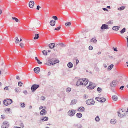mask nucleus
Instances as JSON below:
<instances>
[{"mask_svg":"<svg viewBox=\"0 0 128 128\" xmlns=\"http://www.w3.org/2000/svg\"><path fill=\"white\" fill-rule=\"evenodd\" d=\"M60 27L58 26V28H55L54 29V30H58L60 29Z\"/></svg>","mask_w":128,"mask_h":128,"instance_id":"nucleus-46","label":"nucleus"},{"mask_svg":"<svg viewBox=\"0 0 128 128\" xmlns=\"http://www.w3.org/2000/svg\"><path fill=\"white\" fill-rule=\"evenodd\" d=\"M40 8V7L39 6H37L36 9L38 10H39V8Z\"/></svg>","mask_w":128,"mask_h":128,"instance_id":"nucleus-57","label":"nucleus"},{"mask_svg":"<svg viewBox=\"0 0 128 128\" xmlns=\"http://www.w3.org/2000/svg\"><path fill=\"white\" fill-rule=\"evenodd\" d=\"M78 77H76L75 78V80L76 79H78L76 83V85L77 86H79L80 85H82V82L83 81L82 79H78Z\"/></svg>","mask_w":128,"mask_h":128,"instance_id":"nucleus-4","label":"nucleus"},{"mask_svg":"<svg viewBox=\"0 0 128 128\" xmlns=\"http://www.w3.org/2000/svg\"><path fill=\"white\" fill-rule=\"evenodd\" d=\"M84 108L83 107H80L78 108V110L79 112H82L84 111Z\"/></svg>","mask_w":128,"mask_h":128,"instance_id":"nucleus-16","label":"nucleus"},{"mask_svg":"<svg viewBox=\"0 0 128 128\" xmlns=\"http://www.w3.org/2000/svg\"><path fill=\"white\" fill-rule=\"evenodd\" d=\"M112 98L113 100L114 101H116L117 100V96L116 95H114L112 96Z\"/></svg>","mask_w":128,"mask_h":128,"instance_id":"nucleus-24","label":"nucleus"},{"mask_svg":"<svg viewBox=\"0 0 128 128\" xmlns=\"http://www.w3.org/2000/svg\"><path fill=\"white\" fill-rule=\"evenodd\" d=\"M76 110H70L68 112V114L70 116H73L75 113Z\"/></svg>","mask_w":128,"mask_h":128,"instance_id":"nucleus-7","label":"nucleus"},{"mask_svg":"<svg viewBox=\"0 0 128 128\" xmlns=\"http://www.w3.org/2000/svg\"><path fill=\"white\" fill-rule=\"evenodd\" d=\"M40 87V86L38 84H34L31 87V90L32 92H34L36 90Z\"/></svg>","mask_w":128,"mask_h":128,"instance_id":"nucleus-5","label":"nucleus"},{"mask_svg":"<svg viewBox=\"0 0 128 128\" xmlns=\"http://www.w3.org/2000/svg\"><path fill=\"white\" fill-rule=\"evenodd\" d=\"M103 66H104V67L105 68H107V66L106 65V64H103Z\"/></svg>","mask_w":128,"mask_h":128,"instance_id":"nucleus-56","label":"nucleus"},{"mask_svg":"<svg viewBox=\"0 0 128 128\" xmlns=\"http://www.w3.org/2000/svg\"><path fill=\"white\" fill-rule=\"evenodd\" d=\"M39 34H35V37L34 38V39L36 40V39H37L39 38Z\"/></svg>","mask_w":128,"mask_h":128,"instance_id":"nucleus-34","label":"nucleus"},{"mask_svg":"<svg viewBox=\"0 0 128 128\" xmlns=\"http://www.w3.org/2000/svg\"><path fill=\"white\" fill-rule=\"evenodd\" d=\"M42 52L43 54L44 55H46L47 54V52L46 50H43L42 51Z\"/></svg>","mask_w":128,"mask_h":128,"instance_id":"nucleus-40","label":"nucleus"},{"mask_svg":"<svg viewBox=\"0 0 128 128\" xmlns=\"http://www.w3.org/2000/svg\"><path fill=\"white\" fill-rule=\"evenodd\" d=\"M12 20H14L16 22H18L19 21L18 19L15 17H12Z\"/></svg>","mask_w":128,"mask_h":128,"instance_id":"nucleus-37","label":"nucleus"},{"mask_svg":"<svg viewBox=\"0 0 128 128\" xmlns=\"http://www.w3.org/2000/svg\"><path fill=\"white\" fill-rule=\"evenodd\" d=\"M16 78L17 79H18V80H20V78L18 76H17L16 77Z\"/></svg>","mask_w":128,"mask_h":128,"instance_id":"nucleus-63","label":"nucleus"},{"mask_svg":"<svg viewBox=\"0 0 128 128\" xmlns=\"http://www.w3.org/2000/svg\"><path fill=\"white\" fill-rule=\"evenodd\" d=\"M96 85L94 84L92 82H90V83L89 85L88 86L87 88L88 89L92 90L94 88Z\"/></svg>","mask_w":128,"mask_h":128,"instance_id":"nucleus-3","label":"nucleus"},{"mask_svg":"<svg viewBox=\"0 0 128 128\" xmlns=\"http://www.w3.org/2000/svg\"><path fill=\"white\" fill-rule=\"evenodd\" d=\"M56 23V22L54 20H51L50 22V24L51 26H54Z\"/></svg>","mask_w":128,"mask_h":128,"instance_id":"nucleus-14","label":"nucleus"},{"mask_svg":"<svg viewBox=\"0 0 128 128\" xmlns=\"http://www.w3.org/2000/svg\"><path fill=\"white\" fill-rule=\"evenodd\" d=\"M118 82L116 80H113L110 83V86L112 87H114L116 86L118 84Z\"/></svg>","mask_w":128,"mask_h":128,"instance_id":"nucleus-6","label":"nucleus"},{"mask_svg":"<svg viewBox=\"0 0 128 128\" xmlns=\"http://www.w3.org/2000/svg\"><path fill=\"white\" fill-rule=\"evenodd\" d=\"M20 104L21 107L22 108H24L25 107L26 105L24 103H22V102L20 103Z\"/></svg>","mask_w":128,"mask_h":128,"instance_id":"nucleus-30","label":"nucleus"},{"mask_svg":"<svg viewBox=\"0 0 128 128\" xmlns=\"http://www.w3.org/2000/svg\"><path fill=\"white\" fill-rule=\"evenodd\" d=\"M55 46V44L54 43L50 44L49 45V46L50 48H53Z\"/></svg>","mask_w":128,"mask_h":128,"instance_id":"nucleus-17","label":"nucleus"},{"mask_svg":"<svg viewBox=\"0 0 128 128\" xmlns=\"http://www.w3.org/2000/svg\"><path fill=\"white\" fill-rule=\"evenodd\" d=\"M97 90L99 92H102V89L98 87L97 89Z\"/></svg>","mask_w":128,"mask_h":128,"instance_id":"nucleus-41","label":"nucleus"},{"mask_svg":"<svg viewBox=\"0 0 128 128\" xmlns=\"http://www.w3.org/2000/svg\"><path fill=\"white\" fill-rule=\"evenodd\" d=\"M118 116L121 117H122L125 115L126 113V111L123 109L120 110L118 111Z\"/></svg>","mask_w":128,"mask_h":128,"instance_id":"nucleus-1","label":"nucleus"},{"mask_svg":"<svg viewBox=\"0 0 128 128\" xmlns=\"http://www.w3.org/2000/svg\"><path fill=\"white\" fill-rule=\"evenodd\" d=\"M7 100L5 99L3 101V103L6 106H8V102L7 101Z\"/></svg>","mask_w":128,"mask_h":128,"instance_id":"nucleus-23","label":"nucleus"},{"mask_svg":"<svg viewBox=\"0 0 128 128\" xmlns=\"http://www.w3.org/2000/svg\"><path fill=\"white\" fill-rule=\"evenodd\" d=\"M5 116L4 114L2 115L1 116V118L2 119H4L5 118Z\"/></svg>","mask_w":128,"mask_h":128,"instance_id":"nucleus-49","label":"nucleus"},{"mask_svg":"<svg viewBox=\"0 0 128 128\" xmlns=\"http://www.w3.org/2000/svg\"><path fill=\"white\" fill-rule=\"evenodd\" d=\"M90 41L95 43L97 42V40L96 38H93L91 39Z\"/></svg>","mask_w":128,"mask_h":128,"instance_id":"nucleus-21","label":"nucleus"},{"mask_svg":"<svg viewBox=\"0 0 128 128\" xmlns=\"http://www.w3.org/2000/svg\"><path fill=\"white\" fill-rule=\"evenodd\" d=\"M82 114L80 112L76 114L77 117L79 118H81L82 117Z\"/></svg>","mask_w":128,"mask_h":128,"instance_id":"nucleus-22","label":"nucleus"},{"mask_svg":"<svg viewBox=\"0 0 128 128\" xmlns=\"http://www.w3.org/2000/svg\"><path fill=\"white\" fill-rule=\"evenodd\" d=\"M120 26H114L112 28V29L114 30H118Z\"/></svg>","mask_w":128,"mask_h":128,"instance_id":"nucleus-18","label":"nucleus"},{"mask_svg":"<svg viewBox=\"0 0 128 128\" xmlns=\"http://www.w3.org/2000/svg\"><path fill=\"white\" fill-rule=\"evenodd\" d=\"M22 84V83L21 82H18V85L19 86H21Z\"/></svg>","mask_w":128,"mask_h":128,"instance_id":"nucleus-47","label":"nucleus"},{"mask_svg":"<svg viewBox=\"0 0 128 128\" xmlns=\"http://www.w3.org/2000/svg\"><path fill=\"white\" fill-rule=\"evenodd\" d=\"M35 58L36 60L37 61V62L38 63V64H41L42 63V62H40V60L38 59L37 57H36Z\"/></svg>","mask_w":128,"mask_h":128,"instance_id":"nucleus-35","label":"nucleus"},{"mask_svg":"<svg viewBox=\"0 0 128 128\" xmlns=\"http://www.w3.org/2000/svg\"><path fill=\"white\" fill-rule=\"evenodd\" d=\"M19 41V40L18 39V37H16V41L15 42L16 44L18 43V42Z\"/></svg>","mask_w":128,"mask_h":128,"instance_id":"nucleus-42","label":"nucleus"},{"mask_svg":"<svg viewBox=\"0 0 128 128\" xmlns=\"http://www.w3.org/2000/svg\"><path fill=\"white\" fill-rule=\"evenodd\" d=\"M126 29L125 28H124L122 30L120 31V32L121 34H123L126 31Z\"/></svg>","mask_w":128,"mask_h":128,"instance_id":"nucleus-36","label":"nucleus"},{"mask_svg":"<svg viewBox=\"0 0 128 128\" xmlns=\"http://www.w3.org/2000/svg\"><path fill=\"white\" fill-rule=\"evenodd\" d=\"M8 87L7 86H6V87H5L4 88V89H6V90H8Z\"/></svg>","mask_w":128,"mask_h":128,"instance_id":"nucleus-60","label":"nucleus"},{"mask_svg":"<svg viewBox=\"0 0 128 128\" xmlns=\"http://www.w3.org/2000/svg\"><path fill=\"white\" fill-rule=\"evenodd\" d=\"M52 18L54 19V20H58V17L57 16H54L52 17Z\"/></svg>","mask_w":128,"mask_h":128,"instance_id":"nucleus-43","label":"nucleus"},{"mask_svg":"<svg viewBox=\"0 0 128 128\" xmlns=\"http://www.w3.org/2000/svg\"><path fill=\"white\" fill-rule=\"evenodd\" d=\"M113 23V22L112 21L110 20L108 21V22L107 24H112Z\"/></svg>","mask_w":128,"mask_h":128,"instance_id":"nucleus-52","label":"nucleus"},{"mask_svg":"<svg viewBox=\"0 0 128 128\" xmlns=\"http://www.w3.org/2000/svg\"><path fill=\"white\" fill-rule=\"evenodd\" d=\"M114 51H118V50H117V48H114Z\"/></svg>","mask_w":128,"mask_h":128,"instance_id":"nucleus-64","label":"nucleus"},{"mask_svg":"<svg viewBox=\"0 0 128 128\" xmlns=\"http://www.w3.org/2000/svg\"><path fill=\"white\" fill-rule=\"evenodd\" d=\"M86 103L88 105H92L94 104L95 102L93 99H90L87 100Z\"/></svg>","mask_w":128,"mask_h":128,"instance_id":"nucleus-2","label":"nucleus"},{"mask_svg":"<svg viewBox=\"0 0 128 128\" xmlns=\"http://www.w3.org/2000/svg\"><path fill=\"white\" fill-rule=\"evenodd\" d=\"M15 92H19V89L18 88H16L15 90Z\"/></svg>","mask_w":128,"mask_h":128,"instance_id":"nucleus-48","label":"nucleus"},{"mask_svg":"<svg viewBox=\"0 0 128 128\" xmlns=\"http://www.w3.org/2000/svg\"><path fill=\"white\" fill-rule=\"evenodd\" d=\"M45 97L44 96H42V99L43 100H44V99H45Z\"/></svg>","mask_w":128,"mask_h":128,"instance_id":"nucleus-62","label":"nucleus"},{"mask_svg":"<svg viewBox=\"0 0 128 128\" xmlns=\"http://www.w3.org/2000/svg\"><path fill=\"white\" fill-rule=\"evenodd\" d=\"M100 28L102 30L107 29L109 28L108 27V25L106 24H102V26Z\"/></svg>","mask_w":128,"mask_h":128,"instance_id":"nucleus-10","label":"nucleus"},{"mask_svg":"<svg viewBox=\"0 0 128 128\" xmlns=\"http://www.w3.org/2000/svg\"><path fill=\"white\" fill-rule=\"evenodd\" d=\"M3 124L6 125L7 127H8L9 126L8 122L6 121H5L3 122Z\"/></svg>","mask_w":128,"mask_h":128,"instance_id":"nucleus-25","label":"nucleus"},{"mask_svg":"<svg viewBox=\"0 0 128 128\" xmlns=\"http://www.w3.org/2000/svg\"><path fill=\"white\" fill-rule=\"evenodd\" d=\"M116 122V120L115 119H112L110 120V123L112 124H115Z\"/></svg>","mask_w":128,"mask_h":128,"instance_id":"nucleus-15","label":"nucleus"},{"mask_svg":"<svg viewBox=\"0 0 128 128\" xmlns=\"http://www.w3.org/2000/svg\"><path fill=\"white\" fill-rule=\"evenodd\" d=\"M88 48L90 50H92L93 49V48L92 46H90Z\"/></svg>","mask_w":128,"mask_h":128,"instance_id":"nucleus-51","label":"nucleus"},{"mask_svg":"<svg viewBox=\"0 0 128 128\" xmlns=\"http://www.w3.org/2000/svg\"><path fill=\"white\" fill-rule=\"evenodd\" d=\"M7 101L8 102V105H10L11 104L12 102V100L10 98H7L6 99Z\"/></svg>","mask_w":128,"mask_h":128,"instance_id":"nucleus-19","label":"nucleus"},{"mask_svg":"<svg viewBox=\"0 0 128 128\" xmlns=\"http://www.w3.org/2000/svg\"><path fill=\"white\" fill-rule=\"evenodd\" d=\"M79 61L77 59L76 60V64L77 65Z\"/></svg>","mask_w":128,"mask_h":128,"instance_id":"nucleus-54","label":"nucleus"},{"mask_svg":"<svg viewBox=\"0 0 128 128\" xmlns=\"http://www.w3.org/2000/svg\"><path fill=\"white\" fill-rule=\"evenodd\" d=\"M71 25V23L70 22H66L65 23V25L68 26H69Z\"/></svg>","mask_w":128,"mask_h":128,"instance_id":"nucleus-38","label":"nucleus"},{"mask_svg":"<svg viewBox=\"0 0 128 128\" xmlns=\"http://www.w3.org/2000/svg\"><path fill=\"white\" fill-rule=\"evenodd\" d=\"M53 62H54V60L53 59H49L48 60V62L46 64L48 66H50L51 65H53Z\"/></svg>","mask_w":128,"mask_h":128,"instance_id":"nucleus-8","label":"nucleus"},{"mask_svg":"<svg viewBox=\"0 0 128 128\" xmlns=\"http://www.w3.org/2000/svg\"><path fill=\"white\" fill-rule=\"evenodd\" d=\"M18 124H19V125L22 128H23L24 126V125L23 123H22L21 122L19 121L18 122Z\"/></svg>","mask_w":128,"mask_h":128,"instance_id":"nucleus-28","label":"nucleus"},{"mask_svg":"<svg viewBox=\"0 0 128 128\" xmlns=\"http://www.w3.org/2000/svg\"><path fill=\"white\" fill-rule=\"evenodd\" d=\"M125 7L124 6H122L118 8V10H124L125 8Z\"/></svg>","mask_w":128,"mask_h":128,"instance_id":"nucleus-31","label":"nucleus"},{"mask_svg":"<svg viewBox=\"0 0 128 128\" xmlns=\"http://www.w3.org/2000/svg\"><path fill=\"white\" fill-rule=\"evenodd\" d=\"M102 9L104 11H108V9H106V8H102Z\"/></svg>","mask_w":128,"mask_h":128,"instance_id":"nucleus-58","label":"nucleus"},{"mask_svg":"<svg viewBox=\"0 0 128 128\" xmlns=\"http://www.w3.org/2000/svg\"><path fill=\"white\" fill-rule=\"evenodd\" d=\"M46 111L45 109H42L40 112V114L41 115H44L46 113Z\"/></svg>","mask_w":128,"mask_h":128,"instance_id":"nucleus-11","label":"nucleus"},{"mask_svg":"<svg viewBox=\"0 0 128 128\" xmlns=\"http://www.w3.org/2000/svg\"><path fill=\"white\" fill-rule=\"evenodd\" d=\"M95 120L97 122H98L100 121V118L98 116H96L95 118Z\"/></svg>","mask_w":128,"mask_h":128,"instance_id":"nucleus-33","label":"nucleus"},{"mask_svg":"<svg viewBox=\"0 0 128 128\" xmlns=\"http://www.w3.org/2000/svg\"><path fill=\"white\" fill-rule=\"evenodd\" d=\"M124 86H121L120 87V89H121V90H122L123 88H124Z\"/></svg>","mask_w":128,"mask_h":128,"instance_id":"nucleus-59","label":"nucleus"},{"mask_svg":"<svg viewBox=\"0 0 128 128\" xmlns=\"http://www.w3.org/2000/svg\"><path fill=\"white\" fill-rule=\"evenodd\" d=\"M40 70V68L39 67H36L34 69V71L35 72L36 74H38Z\"/></svg>","mask_w":128,"mask_h":128,"instance_id":"nucleus-13","label":"nucleus"},{"mask_svg":"<svg viewBox=\"0 0 128 128\" xmlns=\"http://www.w3.org/2000/svg\"><path fill=\"white\" fill-rule=\"evenodd\" d=\"M59 61L58 60H54L53 62V65L56 64V63H58L59 62Z\"/></svg>","mask_w":128,"mask_h":128,"instance_id":"nucleus-32","label":"nucleus"},{"mask_svg":"<svg viewBox=\"0 0 128 128\" xmlns=\"http://www.w3.org/2000/svg\"><path fill=\"white\" fill-rule=\"evenodd\" d=\"M67 66L68 68H71L72 67L73 65L72 63L69 62Z\"/></svg>","mask_w":128,"mask_h":128,"instance_id":"nucleus-20","label":"nucleus"},{"mask_svg":"<svg viewBox=\"0 0 128 128\" xmlns=\"http://www.w3.org/2000/svg\"><path fill=\"white\" fill-rule=\"evenodd\" d=\"M82 85L86 86L88 83V79L86 78H82Z\"/></svg>","mask_w":128,"mask_h":128,"instance_id":"nucleus-9","label":"nucleus"},{"mask_svg":"<svg viewBox=\"0 0 128 128\" xmlns=\"http://www.w3.org/2000/svg\"><path fill=\"white\" fill-rule=\"evenodd\" d=\"M76 102V100L74 99V100H72L71 101V103L70 104L72 105V104H75Z\"/></svg>","mask_w":128,"mask_h":128,"instance_id":"nucleus-29","label":"nucleus"},{"mask_svg":"<svg viewBox=\"0 0 128 128\" xmlns=\"http://www.w3.org/2000/svg\"><path fill=\"white\" fill-rule=\"evenodd\" d=\"M23 93L25 94H26L27 93V92L26 90H25L24 91Z\"/></svg>","mask_w":128,"mask_h":128,"instance_id":"nucleus-55","label":"nucleus"},{"mask_svg":"<svg viewBox=\"0 0 128 128\" xmlns=\"http://www.w3.org/2000/svg\"><path fill=\"white\" fill-rule=\"evenodd\" d=\"M29 6L30 8H32L34 5V2L33 1H30L29 3Z\"/></svg>","mask_w":128,"mask_h":128,"instance_id":"nucleus-12","label":"nucleus"},{"mask_svg":"<svg viewBox=\"0 0 128 128\" xmlns=\"http://www.w3.org/2000/svg\"><path fill=\"white\" fill-rule=\"evenodd\" d=\"M71 90V89L70 88H67L66 90V92H70V91Z\"/></svg>","mask_w":128,"mask_h":128,"instance_id":"nucleus-39","label":"nucleus"},{"mask_svg":"<svg viewBox=\"0 0 128 128\" xmlns=\"http://www.w3.org/2000/svg\"><path fill=\"white\" fill-rule=\"evenodd\" d=\"M6 111L9 112L10 110V109L9 108H8L6 109Z\"/></svg>","mask_w":128,"mask_h":128,"instance_id":"nucleus-61","label":"nucleus"},{"mask_svg":"<svg viewBox=\"0 0 128 128\" xmlns=\"http://www.w3.org/2000/svg\"><path fill=\"white\" fill-rule=\"evenodd\" d=\"M113 64H112L110 65L109 66V69L110 70H111L112 68L113 67Z\"/></svg>","mask_w":128,"mask_h":128,"instance_id":"nucleus-45","label":"nucleus"},{"mask_svg":"<svg viewBox=\"0 0 128 128\" xmlns=\"http://www.w3.org/2000/svg\"><path fill=\"white\" fill-rule=\"evenodd\" d=\"M2 128H6L7 127H6V125L3 124L2 126Z\"/></svg>","mask_w":128,"mask_h":128,"instance_id":"nucleus-53","label":"nucleus"},{"mask_svg":"<svg viewBox=\"0 0 128 128\" xmlns=\"http://www.w3.org/2000/svg\"><path fill=\"white\" fill-rule=\"evenodd\" d=\"M106 101V99L104 98H102V101H101V102H105Z\"/></svg>","mask_w":128,"mask_h":128,"instance_id":"nucleus-44","label":"nucleus"},{"mask_svg":"<svg viewBox=\"0 0 128 128\" xmlns=\"http://www.w3.org/2000/svg\"><path fill=\"white\" fill-rule=\"evenodd\" d=\"M24 44L23 43H21L20 44V46L22 48H23V47H24Z\"/></svg>","mask_w":128,"mask_h":128,"instance_id":"nucleus-50","label":"nucleus"},{"mask_svg":"<svg viewBox=\"0 0 128 128\" xmlns=\"http://www.w3.org/2000/svg\"><path fill=\"white\" fill-rule=\"evenodd\" d=\"M48 119V118L47 117L45 116L43 118H42L41 120L42 121H47Z\"/></svg>","mask_w":128,"mask_h":128,"instance_id":"nucleus-27","label":"nucleus"},{"mask_svg":"<svg viewBox=\"0 0 128 128\" xmlns=\"http://www.w3.org/2000/svg\"><path fill=\"white\" fill-rule=\"evenodd\" d=\"M95 99L101 102L102 98H99L98 97H96L95 98Z\"/></svg>","mask_w":128,"mask_h":128,"instance_id":"nucleus-26","label":"nucleus"}]
</instances>
